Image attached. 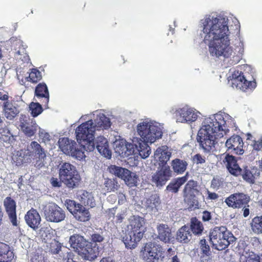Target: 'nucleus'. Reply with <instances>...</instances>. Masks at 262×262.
Returning <instances> with one entry per match:
<instances>
[{"mask_svg": "<svg viewBox=\"0 0 262 262\" xmlns=\"http://www.w3.org/2000/svg\"><path fill=\"white\" fill-rule=\"evenodd\" d=\"M231 21L235 26L239 25L238 20L233 16L215 12L204 15L199 21L200 37L213 58L224 60L235 54L230 42L229 27Z\"/></svg>", "mask_w": 262, "mask_h": 262, "instance_id": "1", "label": "nucleus"}, {"mask_svg": "<svg viewBox=\"0 0 262 262\" xmlns=\"http://www.w3.org/2000/svg\"><path fill=\"white\" fill-rule=\"evenodd\" d=\"M235 124L234 120L228 114L219 113L206 117L198 132L197 141L204 152L215 150L219 139L229 131V127Z\"/></svg>", "mask_w": 262, "mask_h": 262, "instance_id": "2", "label": "nucleus"}, {"mask_svg": "<svg viewBox=\"0 0 262 262\" xmlns=\"http://www.w3.org/2000/svg\"><path fill=\"white\" fill-rule=\"evenodd\" d=\"M162 125L148 119L141 120L136 126V130L140 138L144 142L152 143L162 136Z\"/></svg>", "mask_w": 262, "mask_h": 262, "instance_id": "3", "label": "nucleus"}, {"mask_svg": "<svg viewBox=\"0 0 262 262\" xmlns=\"http://www.w3.org/2000/svg\"><path fill=\"white\" fill-rule=\"evenodd\" d=\"M96 130L92 119L82 123L76 129V138L83 150L92 151L95 149L94 138Z\"/></svg>", "mask_w": 262, "mask_h": 262, "instance_id": "4", "label": "nucleus"}, {"mask_svg": "<svg viewBox=\"0 0 262 262\" xmlns=\"http://www.w3.org/2000/svg\"><path fill=\"white\" fill-rule=\"evenodd\" d=\"M213 247L219 251L225 250L235 241L233 234L225 226L215 227L209 233Z\"/></svg>", "mask_w": 262, "mask_h": 262, "instance_id": "5", "label": "nucleus"}, {"mask_svg": "<svg viewBox=\"0 0 262 262\" xmlns=\"http://www.w3.org/2000/svg\"><path fill=\"white\" fill-rule=\"evenodd\" d=\"M228 79L231 81L233 88L243 92H251L256 87L255 79L252 75L238 70H230Z\"/></svg>", "mask_w": 262, "mask_h": 262, "instance_id": "6", "label": "nucleus"}, {"mask_svg": "<svg viewBox=\"0 0 262 262\" xmlns=\"http://www.w3.org/2000/svg\"><path fill=\"white\" fill-rule=\"evenodd\" d=\"M59 177L69 188H74L80 180V177L75 166L68 162H62L59 164Z\"/></svg>", "mask_w": 262, "mask_h": 262, "instance_id": "7", "label": "nucleus"}, {"mask_svg": "<svg viewBox=\"0 0 262 262\" xmlns=\"http://www.w3.org/2000/svg\"><path fill=\"white\" fill-rule=\"evenodd\" d=\"M40 208L48 222L57 223L63 221L66 217L64 211L54 203H43Z\"/></svg>", "mask_w": 262, "mask_h": 262, "instance_id": "8", "label": "nucleus"}, {"mask_svg": "<svg viewBox=\"0 0 262 262\" xmlns=\"http://www.w3.org/2000/svg\"><path fill=\"white\" fill-rule=\"evenodd\" d=\"M58 145L59 148L64 154L71 156L77 160H81L85 157L83 150L77 147V143L68 138H59Z\"/></svg>", "mask_w": 262, "mask_h": 262, "instance_id": "9", "label": "nucleus"}, {"mask_svg": "<svg viewBox=\"0 0 262 262\" xmlns=\"http://www.w3.org/2000/svg\"><path fill=\"white\" fill-rule=\"evenodd\" d=\"M177 122L191 124L200 118L201 113L192 107L185 106L177 108L174 113Z\"/></svg>", "mask_w": 262, "mask_h": 262, "instance_id": "10", "label": "nucleus"}, {"mask_svg": "<svg viewBox=\"0 0 262 262\" xmlns=\"http://www.w3.org/2000/svg\"><path fill=\"white\" fill-rule=\"evenodd\" d=\"M172 171L170 166L167 165H163L158 167V170L151 176V181L153 185L158 188H161L172 177Z\"/></svg>", "mask_w": 262, "mask_h": 262, "instance_id": "11", "label": "nucleus"}, {"mask_svg": "<svg viewBox=\"0 0 262 262\" xmlns=\"http://www.w3.org/2000/svg\"><path fill=\"white\" fill-rule=\"evenodd\" d=\"M162 250V247L154 242L146 244L143 252V259L146 262H158Z\"/></svg>", "mask_w": 262, "mask_h": 262, "instance_id": "12", "label": "nucleus"}, {"mask_svg": "<svg viewBox=\"0 0 262 262\" xmlns=\"http://www.w3.org/2000/svg\"><path fill=\"white\" fill-rule=\"evenodd\" d=\"M88 115L91 119H94V126L97 132L107 129L111 127L110 119L105 116L102 110L95 111Z\"/></svg>", "mask_w": 262, "mask_h": 262, "instance_id": "13", "label": "nucleus"}, {"mask_svg": "<svg viewBox=\"0 0 262 262\" xmlns=\"http://www.w3.org/2000/svg\"><path fill=\"white\" fill-rule=\"evenodd\" d=\"M28 147L31 153L32 157L36 159L35 166L40 168L45 165V160L46 158V153L43 148L36 141L31 142Z\"/></svg>", "mask_w": 262, "mask_h": 262, "instance_id": "14", "label": "nucleus"}, {"mask_svg": "<svg viewBox=\"0 0 262 262\" xmlns=\"http://www.w3.org/2000/svg\"><path fill=\"white\" fill-rule=\"evenodd\" d=\"M184 197L185 200L187 201L192 206L195 208L198 207V202L196 201L194 198L195 195L200 193V191L197 189V182L193 180L189 181L185 185L183 190Z\"/></svg>", "mask_w": 262, "mask_h": 262, "instance_id": "15", "label": "nucleus"}, {"mask_svg": "<svg viewBox=\"0 0 262 262\" xmlns=\"http://www.w3.org/2000/svg\"><path fill=\"white\" fill-rule=\"evenodd\" d=\"M131 142H127L126 140L121 139L116 140L114 142V148L116 153L122 157H127L134 153L133 138Z\"/></svg>", "mask_w": 262, "mask_h": 262, "instance_id": "16", "label": "nucleus"}, {"mask_svg": "<svg viewBox=\"0 0 262 262\" xmlns=\"http://www.w3.org/2000/svg\"><path fill=\"white\" fill-rule=\"evenodd\" d=\"M250 201V198L243 193H236L230 195L225 202L230 207L241 208L246 205Z\"/></svg>", "mask_w": 262, "mask_h": 262, "instance_id": "17", "label": "nucleus"}, {"mask_svg": "<svg viewBox=\"0 0 262 262\" xmlns=\"http://www.w3.org/2000/svg\"><path fill=\"white\" fill-rule=\"evenodd\" d=\"M243 144L242 138L238 135H234L227 140L225 145L227 151L241 155L244 153Z\"/></svg>", "mask_w": 262, "mask_h": 262, "instance_id": "18", "label": "nucleus"}, {"mask_svg": "<svg viewBox=\"0 0 262 262\" xmlns=\"http://www.w3.org/2000/svg\"><path fill=\"white\" fill-rule=\"evenodd\" d=\"M148 142L142 141L141 138L133 137L134 154H138L142 159H146L151 154V148L147 144Z\"/></svg>", "mask_w": 262, "mask_h": 262, "instance_id": "19", "label": "nucleus"}, {"mask_svg": "<svg viewBox=\"0 0 262 262\" xmlns=\"http://www.w3.org/2000/svg\"><path fill=\"white\" fill-rule=\"evenodd\" d=\"M78 254L85 260L92 261L99 255L98 247L96 245H93L92 243L88 242Z\"/></svg>", "mask_w": 262, "mask_h": 262, "instance_id": "20", "label": "nucleus"}, {"mask_svg": "<svg viewBox=\"0 0 262 262\" xmlns=\"http://www.w3.org/2000/svg\"><path fill=\"white\" fill-rule=\"evenodd\" d=\"M143 235V233H135L127 231V233L122 237V241L127 249H135L137 247L138 243L142 238Z\"/></svg>", "mask_w": 262, "mask_h": 262, "instance_id": "21", "label": "nucleus"}, {"mask_svg": "<svg viewBox=\"0 0 262 262\" xmlns=\"http://www.w3.org/2000/svg\"><path fill=\"white\" fill-rule=\"evenodd\" d=\"M223 162L225 164L228 170L231 174L236 177L241 175L242 169L237 164L234 157L227 154L225 156Z\"/></svg>", "mask_w": 262, "mask_h": 262, "instance_id": "22", "label": "nucleus"}, {"mask_svg": "<svg viewBox=\"0 0 262 262\" xmlns=\"http://www.w3.org/2000/svg\"><path fill=\"white\" fill-rule=\"evenodd\" d=\"M4 205L11 223L13 226H17L15 201L10 197H7L4 201Z\"/></svg>", "mask_w": 262, "mask_h": 262, "instance_id": "23", "label": "nucleus"}, {"mask_svg": "<svg viewBox=\"0 0 262 262\" xmlns=\"http://www.w3.org/2000/svg\"><path fill=\"white\" fill-rule=\"evenodd\" d=\"M144 219L139 216H132L128 219V224L127 226V231L135 233H143L144 230Z\"/></svg>", "mask_w": 262, "mask_h": 262, "instance_id": "24", "label": "nucleus"}, {"mask_svg": "<svg viewBox=\"0 0 262 262\" xmlns=\"http://www.w3.org/2000/svg\"><path fill=\"white\" fill-rule=\"evenodd\" d=\"M95 147L98 151L104 157L110 159L112 157V152L108 147V144L106 138L102 136L97 138L94 142Z\"/></svg>", "mask_w": 262, "mask_h": 262, "instance_id": "25", "label": "nucleus"}, {"mask_svg": "<svg viewBox=\"0 0 262 262\" xmlns=\"http://www.w3.org/2000/svg\"><path fill=\"white\" fill-rule=\"evenodd\" d=\"M160 204V199L157 194L151 195L149 198L142 201V207L147 212L152 213L157 211V207Z\"/></svg>", "mask_w": 262, "mask_h": 262, "instance_id": "26", "label": "nucleus"}, {"mask_svg": "<svg viewBox=\"0 0 262 262\" xmlns=\"http://www.w3.org/2000/svg\"><path fill=\"white\" fill-rule=\"evenodd\" d=\"M25 219L28 225L34 229L38 228L41 221V217L39 213L35 209H31L28 211Z\"/></svg>", "mask_w": 262, "mask_h": 262, "instance_id": "27", "label": "nucleus"}, {"mask_svg": "<svg viewBox=\"0 0 262 262\" xmlns=\"http://www.w3.org/2000/svg\"><path fill=\"white\" fill-rule=\"evenodd\" d=\"M88 242L79 234H74L69 239L70 246L78 253L83 249Z\"/></svg>", "mask_w": 262, "mask_h": 262, "instance_id": "28", "label": "nucleus"}, {"mask_svg": "<svg viewBox=\"0 0 262 262\" xmlns=\"http://www.w3.org/2000/svg\"><path fill=\"white\" fill-rule=\"evenodd\" d=\"M77 196L80 202L84 206H88L91 208L95 206V201L92 193L81 190L78 192Z\"/></svg>", "mask_w": 262, "mask_h": 262, "instance_id": "29", "label": "nucleus"}, {"mask_svg": "<svg viewBox=\"0 0 262 262\" xmlns=\"http://www.w3.org/2000/svg\"><path fill=\"white\" fill-rule=\"evenodd\" d=\"M158 238L164 242L168 243L170 241L171 236V231L170 228L166 224H159L157 226Z\"/></svg>", "mask_w": 262, "mask_h": 262, "instance_id": "30", "label": "nucleus"}, {"mask_svg": "<svg viewBox=\"0 0 262 262\" xmlns=\"http://www.w3.org/2000/svg\"><path fill=\"white\" fill-rule=\"evenodd\" d=\"M188 172L182 177L172 180L166 187V190L172 193H177L181 187L188 180Z\"/></svg>", "mask_w": 262, "mask_h": 262, "instance_id": "31", "label": "nucleus"}, {"mask_svg": "<svg viewBox=\"0 0 262 262\" xmlns=\"http://www.w3.org/2000/svg\"><path fill=\"white\" fill-rule=\"evenodd\" d=\"M3 112L7 119L12 120L18 114L19 112L11 102L7 101L3 103Z\"/></svg>", "mask_w": 262, "mask_h": 262, "instance_id": "32", "label": "nucleus"}, {"mask_svg": "<svg viewBox=\"0 0 262 262\" xmlns=\"http://www.w3.org/2000/svg\"><path fill=\"white\" fill-rule=\"evenodd\" d=\"M259 172L256 169L251 168L247 166L242 169V173L243 179L250 184L255 183V179L259 176Z\"/></svg>", "mask_w": 262, "mask_h": 262, "instance_id": "33", "label": "nucleus"}, {"mask_svg": "<svg viewBox=\"0 0 262 262\" xmlns=\"http://www.w3.org/2000/svg\"><path fill=\"white\" fill-rule=\"evenodd\" d=\"M173 171L177 174H182L186 171L188 163L184 160L176 158L170 163Z\"/></svg>", "mask_w": 262, "mask_h": 262, "instance_id": "34", "label": "nucleus"}, {"mask_svg": "<svg viewBox=\"0 0 262 262\" xmlns=\"http://www.w3.org/2000/svg\"><path fill=\"white\" fill-rule=\"evenodd\" d=\"M171 155L167 146H162L158 148L155 151L154 157L155 159H158L162 163L165 164L169 160Z\"/></svg>", "mask_w": 262, "mask_h": 262, "instance_id": "35", "label": "nucleus"}, {"mask_svg": "<svg viewBox=\"0 0 262 262\" xmlns=\"http://www.w3.org/2000/svg\"><path fill=\"white\" fill-rule=\"evenodd\" d=\"M191 238L190 227L188 226H183L180 228L177 233L176 239L181 243H187Z\"/></svg>", "mask_w": 262, "mask_h": 262, "instance_id": "36", "label": "nucleus"}, {"mask_svg": "<svg viewBox=\"0 0 262 262\" xmlns=\"http://www.w3.org/2000/svg\"><path fill=\"white\" fill-rule=\"evenodd\" d=\"M35 96L37 98H45V105H47L49 101V92L46 83H40L36 87L35 90Z\"/></svg>", "mask_w": 262, "mask_h": 262, "instance_id": "37", "label": "nucleus"}, {"mask_svg": "<svg viewBox=\"0 0 262 262\" xmlns=\"http://www.w3.org/2000/svg\"><path fill=\"white\" fill-rule=\"evenodd\" d=\"M20 127L25 134L30 137L33 136L36 132L38 125L35 121L29 120L28 122H21Z\"/></svg>", "mask_w": 262, "mask_h": 262, "instance_id": "38", "label": "nucleus"}, {"mask_svg": "<svg viewBox=\"0 0 262 262\" xmlns=\"http://www.w3.org/2000/svg\"><path fill=\"white\" fill-rule=\"evenodd\" d=\"M13 255L8 245L0 243V262H8L12 259Z\"/></svg>", "mask_w": 262, "mask_h": 262, "instance_id": "39", "label": "nucleus"}, {"mask_svg": "<svg viewBox=\"0 0 262 262\" xmlns=\"http://www.w3.org/2000/svg\"><path fill=\"white\" fill-rule=\"evenodd\" d=\"M75 218L80 222H86L90 220V214L89 210L82 205L79 206L75 212L73 214Z\"/></svg>", "mask_w": 262, "mask_h": 262, "instance_id": "40", "label": "nucleus"}, {"mask_svg": "<svg viewBox=\"0 0 262 262\" xmlns=\"http://www.w3.org/2000/svg\"><path fill=\"white\" fill-rule=\"evenodd\" d=\"M190 229L194 235H200L204 230L202 223L196 217H192L190 221Z\"/></svg>", "mask_w": 262, "mask_h": 262, "instance_id": "41", "label": "nucleus"}, {"mask_svg": "<svg viewBox=\"0 0 262 262\" xmlns=\"http://www.w3.org/2000/svg\"><path fill=\"white\" fill-rule=\"evenodd\" d=\"M47 250L53 254H57L61 251V244L55 239H52L46 244Z\"/></svg>", "mask_w": 262, "mask_h": 262, "instance_id": "42", "label": "nucleus"}, {"mask_svg": "<svg viewBox=\"0 0 262 262\" xmlns=\"http://www.w3.org/2000/svg\"><path fill=\"white\" fill-rule=\"evenodd\" d=\"M250 225L252 231L255 234H262V215L254 217L252 220Z\"/></svg>", "mask_w": 262, "mask_h": 262, "instance_id": "43", "label": "nucleus"}, {"mask_svg": "<svg viewBox=\"0 0 262 262\" xmlns=\"http://www.w3.org/2000/svg\"><path fill=\"white\" fill-rule=\"evenodd\" d=\"M16 156L18 157L17 160L22 163H30L31 161L32 155L28 147L26 150L18 151Z\"/></svg>", "mask_w": 262, "mask_h": 262, "instance_id": "44", "label": "nucleus"}, {"mask_svg": "<svg viewBox=\"0 0 262 262\" xmlns=\"http://www.w3.org/2000/svg\"><path fill=\"white\" fill-rule=\"evenodd\" d=\"M200 249L201 251L206 255L201 257V261L203 262H207L208 260V254L210 251V247L207 244L206 241L205 239H201L200 242Z\"/></svg>", "mask_w": 262, "mask_h": 262, "instance_id": "45", "label": "nucleus"}, {"mask_svg": "<svg viewBox=\"0 0 262 262\" xmlns=\"http://www.w3.org/2000/svg\"><path fill=\"white\" fill-rule=\"evenodd\" d=\"M10 42L12 44V46L13 47L15 50L19 49L17 51L18 54H20L24 52V50L26 48V46L23 44V41L19 38L13 37L10 38Z\"/></svg>", "mask_w": 262, "mask_h": 262, "instance_id": "46", "label": "nucleus"}, {"mask_svg": "<svg viewBox=\"0 0 262 262\" xmlns=\"http://www.w3.org/2000/svg\"><path fill=\"white\" fill-rule=\"evenodd\" d=\"M138 180V177L130 171L129 174H128L124 180L125 184L130 187L137 186Z\"/></svg>", "mask_w": 262, "mask_h": 262, "instance_id": "47", "label": "nucleus"}, {"mask_svg": "<svg viewBox=\"0 0 262 262\" xmlns=\"http://www.w3.org/2000/svg\"><path fill=\"white\" fill-rule=\"evenodd\" d=\"M103 232L101 229L97 230V231H93L91 234V239L92 242L95 243H101L104 239V235Z\"/></svg>", "mask_w": 262, "mask_h": 262, "instance_id": "48", "label": "nucleus"}, {"mask_svg": "<svg viewBox=\"0 0 262 262\" xmlns=\"http://www.w3.org/2000/svg\"><path fill=\"white\" fill-rule=\"evenodd\" d=\"M29 109L33 117L38 116L42 112L41 105L38 102H32L29 105Z\"/></svg>", "mask_w": 262, "mask_h": 262, "instance_id": "49", "label": "nucleus"}, {"mask_svg": "<svg viewBox=\"0 0 262 262\" xmlns=\"http://www.w3.org/2000/svg\"><path fill=\"white\" fill-rule=\"evenodd\" d=\"M42 78L41 73L37 69H33L29 73V77H27L28 81H31L33 83H36L40 80Z\"/></svg>", "mask_w": 262, "mask_h": 262, "instance_id": "50", "label": "nucleus"}, {"mask_svg": "<svg viewBox=\"0 0 262 262\" xmlns=\"http://www.w3.org/2000/svg\"><path fill=\"white\" fill-rule=\"evenodd\" d=\"M104 185L105 188L108 191H114L117 190L118 188V183L114 179H105Z\"/></svg>", "mask_w": 262, "mask_h": 262, "instance_id": "51", "label": "nucleus"}, {"mask_svg": "<svg viewBox=\"0 0 262 262\" xmlns=\"http://www.w3.org/2000/svg\"><path fill=\"white\" fill-rule=\"evenodd\" d=\"M65 205L67 209L73 214L81 204L77 203L75 201L71 200H68L66 201Z\"/></svg>", "mask_w": 262, "mask_h": 262, "instance_id": "52", "label": "nucleus"}, {"mask_svg": "<svg viewBox=\"0 0 262 262\" xmlns=\"http://www.w3.org/2000/svg\"><path fill=\"white\" fill-rule=\"evenodd\" d=\"M39 234L46 244L52 239V234L50 233V229L49 228H41Z\"/></svg>", "mask_w": 262, "mask_h": 262, "instance_id": "53", "label": "nucleus"}, {"mask_svg": "<svg viewBox=\"0 0 262 262\" xmlns=\"http://www.w3.org/2000/svg\"><path fill=\"white\" fill-rule=\"evenodd\" d=\"M245 257L246 258V262H262V256L260 257L253 252L247 254Z\"/></svg>", "mask_w": 262, "mask_h": 262, "instance_id": "54", "label": "nucleus"}, {"mask_svg": "<svg viewBox=\"0 0 262 262\" xmlns=\"http://www.w3.org/2000/svg\"><path fill=\"white\" fill-rule=\"evenodd\" d=\"M224 179L219 176L214 177L211 181V187L217 190L223 185Z\"/></svg>", "mask_w": 262, "mask_h": 262, "instance_id": "55", "label": "nucleus"}, {"mask_svg": "<svg viewBox=\"0 0 262 262\" xmlns=\"http://www.w3.org/2000/svg\"><path fill=\"white\" fill-rule=\"evenodd\" d=\"M12 136L10 132L7 128L0 127V139L3 141H9Z\"/></svg>", "mask_w": 262, "mask_h": 262, "instance_id": "56", "label": "nucleus"}, {"mask_svg": "<svg viewBox=\"0 0 262 262\" xmlns=\"http://www.w3.org/2000/svg\"><path fill=\"white\" fill-rule=\"evenodd\" d=\"M237 38L239 40V42L238 45H236V48L238 49V53L239 55H243L244 52V38L242 36H241L238 33L237 35Z\"/></svg>", "mask_w": 262, "mask_h": 262, "instance_id": "57", "label": "nucleus"}, {"mask_svg": "<svg viewBox=\"0 0 262 262\" xmlns=\"http://www.w3.org/2000/svg\"><path fill=\"white\" fill-rule=\"evenodd\" d=\"M108 169L111 173L118 177L120 175V171L123 170V168L116 165H111L108 167Z\"/></svg>", "mask_w": 262, "mask_h": 262, "instance_id": "58", "label": "nucleus"}, {"mask_svg": "<svg viewBox=\"0 0 262 262\" xmlns=\"http://www.w3.org/2000/svg\"><path fill=\"white\" fill-rule=\"evenodd\" d=\"M108 169L111 173L118 177L120 175V171L123 170V168L116 165H111L108 167Z\"/></svg>", "mask_w": 262, "mask_h": 262, "instance_id": "59", "label": "nucleus"}, {"mask_svg": "<svg viewBox=\"0 0 262 262\" xmlns=\"http://www.w3.org/2000/svg\"><path fill=\"white\" fill-rule=\"evenodd\" d=\"M39 138L44 143H46V142L49 141L51 139V136L49 135V134L43 130H41L39 131Z\"/></svg>", "mask_w": 262, "mask_h": 262, "instance_id": "60", "label": "nucleus"}, {"mask_svg": "<svg viewBox=\"0 0 262 262\" xmlns=\"http://www.w3.org/2000/svg\"><path fill=\"white\" fill-rule=\"evenodd\" d=\"M253 149L259 151L262 149V137L258 140H254L251 144Z\"/></svg>", "mask_w": 262, "mask_h": 262, "instance_id": "61", "label": "nucleus"}, {"mask_svg": "<svg viewBox=\"0 0 262 262\" xmlns=\"http://www.w3.org/2000/svg\"><path fill=\"white\" fill-rule=\"evenodd\" d=\"M193 161L196 164H203L205 162V158L200 154H196L193 157Z\"/></svg>", "mask_w": 262, "mask_h": 262, "instance_id": "62", "label": "nucleus"}, {"mask_svg": "<svg viewBox=\"0 0 262 262\" xmlns=\"http://www.w3.org/2000/svg\"><path fill=\"white\" fill-rule=\"evenodd\" d=\"M61 181H59L57 178H52L50 179V183L54 187H60L61 186Z\"/></svg>", "mask_w": 262, "mask_h": 262, "instance_id": "63", "label": "nucleus"}, {"mask_svg": "<svg viewBox=\"0 0 262 262\" xmlns=\"http://www.w3.org/2000/svg\"><path fill=\"white\" fill-rule=\"evenodd\" d=\"M211 219V213L208 211H204L202 212V219L204 222H207Z\"/></svg>", "mask_w": 262, "mask_h": 262, "instance_id": "64", "label": "nucleus"}]
</instances>
